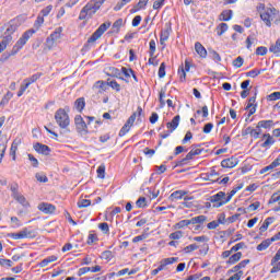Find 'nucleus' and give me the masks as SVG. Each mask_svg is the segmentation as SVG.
<instances>
[{"label": "nucleus", "mask_w": 280, "mask_h": 280, "mask_svg": "<svg viewBox=\"0 0 280 280\" xmlns=\"http://www.w3.org/2000/svg\"><path fill=\"white\" fill-rule=\"evenodd\" d=\"M43 23H45V18H43L42 15H38L36 21L34 22V28H31L24 32L22 36L18 39V42L15 43L11 51L4 52L1 56L0 61L5 62L7 60H10L12 56H16L18 52L21 50V48L27 45V40H30V38L40 30V27L43 26Z\"/></svg>", "instance_id": "1"}, {"label": "nucleus", "mask_w": 280, "mask_h": 280, "mask_svg": "<svg viewBox=\"0 0 280 280\" xmlns=\"http://www.w3.org/2000/svg\"><path fill=\"white\" fill-rule=\"evenodd\" d=\"M260 19L261 21H264L267 27H272V22L275 23V25H279L280 24L279 10H277L273 7L267 8L264 12H260Z\"/></svg>", "instance_id": "2"}, {"label": "nucleus", "mask_w": 280, "mask_h": 280, "mask_svg": "<svg viewBox=\"0 0 280 280\" xmlns=\"http://www.w3.org/2000/svg\"><path fill=\"white\" fill-rule=\"evenodd\" d=\"M100 7L95 0H90L80 11L79 21H89L93 19L94 14H97Z\"/></svg>", "instance_id": "3"}, {"label": "nucleus", "mask_w": 280, "mask_h": 280, "mask_svg": "<svg viewBox=\"0 0 280 280\" xmlns=\"http://www.w3.org/2000/svg\"><path fill=\"white\" fill-rule=\"evenodd\" d=\"M55 121L56 124H58L59 128H62V129L69 128V125L71 124L69 114H67V110H65V108H59L56 110Z\"/></svg>", "instance_id": "4"}, {"label": "nucleus", "mask_w": 280, "mask_h": 280, "mask_svg": "<svg viewBox=\"0 0 280 280\" xmlns=\"http://www.w3.org/2000/svg\"><path fill=\"white\" fill-rule=\"evenodd\" d=\"M210 200L213 202V207L220 208L231 200V196L226 197L224 191H219L218 194L213 195Z\"/></svg>", "instance_id": "5"}, {"label": "nucleus", "mask_w": 280, "mask_h": 280, "mask_svg": "<svg viewBox=\"0 0 280 280\" xmlns=\"http://www.w3.org/2000/svg\"><path fill=\"white\" fill-rule=\"evenodd\" d=\"M108 27H110V22L108 23H103L92 35L91 37L88 39V43H95L96 40H100V38H102V36L104 35V32H106V30H108Z\"/></svg>", "instance_id": "6"}, {"label": "nucleus", "mask_w": 280, "mask_h": 280, "mask_svg": "<svg viewBox=\"0 0 280 280\" xmlns=\"http://www.w3.org/2000/svg\"><path fill=\"white\" fill-rule=\"evenodd\" d=\"M62 30H63L62 26H59L55 30V32L49 37H47L46 44H47V47H49V49H51V47L56 45L57 40H60V38H62Z\"/></svg>", "instance_id": "7"}, {"label": "nucleus", "mask_w": 280, "mask_h": 280, "mask_svg": "<svg viewBox=\"0 0 280 280\" xmlns=\"http://www.w3.org/2000/svg\"><path fill=\"white\" fill-rule=\"evenodd\" d=\"M11 237L13 240H25V238H30V237H36V232H34V230L24 228L22 231H20L18 233H12Z\"/></svg>", "instance_id": "8"}, {"label": "nucleus", "mask_w": 280, "mask_h": 280, "mask_svg": "<svg viewBox=\"0 0 280 280\" xmlns=\"http://www.w3.org/2000/svg\"><path fill=\"white\" fill-rule=\"evenodd\" d=\"M74 124L77 126L78 132H86V122L84 121V118H82L81 115H77L74 117Z\"/></svg>", "instance_id": "9"}, {"label": "nucleus", "mask_w": 280, "mask_h": 280, "mask_svg": "<svg viewBox=\"0 0 280 280\" xmlns=\"http://www.w3.org/2000/svg\"><path fill=\"white\" fill-rule=\"evenodd\" d=\"M240 163V161L237 160V158H229V159H225L221 162V166L222 167H225V168H233V167H236V165Z\"/></svg>", "instance_id": "10"}, {"label": "nucleus", "mask_w": 280, "mask_h": 280, "mask_svg": "<svg viewBox=\"0 0 280 280\" xmlns=\"http://www.w3.org/2000/svg\"><path fill=\"white\" fill-rule=\"evenodd\" d=\"M178 261V257L164 258L160 261V266L158 267L160 271L165 270L166 266H172V264H176Z\"/></svg>", "instance_id": "11"}, {"label": "nucleus", "mask_w": 280, "mask_h": 280, "mask_svg": "<svg viewBox=\"0 0 280 280\" xmlns=\"http://www.w3.org/2000/svg\"><path fill=\"white\" fill-rule=\"evenodd\" d=\"M92 89L93 91H95V93L102 95V93H104L108 89V83H106L105 81H97Z\"/></svg>", "instance_id": "12"}, {"label": "nucleus", "mask_w": 280, "mask_h": 280, "mask_svg": "<svg viewBox=\"0 0 280 280\" xmlns=\"http://www.w3.org/2000/svg\"><path fill=\"white\" fill-rule=\"evenodd\" d=\"M38 209L43 213H54V211H56V206L47 202H42L38 205Z\"/></svg>", "instance_id": "13"}, {"label": "nucleus", "mask_w": 280, "mask_h": 280, "mask_svg": "<svg viewBox=\"0 0 280 280\" xmlns=\"http://www.w3.org/2000/svg\"><path fill=\"white\" fill-rule=\"evenodd\" d=\"M143 113V108H141V106H139L137 108V112L133 113L128 120L126 121V125L129 126L130 128H132V126H135V121L137 120V115L141 116V114Z\"/></svg>", "instance_id": "14"}, {"label": "nucleus", "mask_w": 280, "mask_h": 280, "mask_svg": "<svg viewBox=\"0 0 280 280\" xmlns=\"http://www.w3.org/2000/svg\"><path fill=\"white\" fill-rule=\"evenodd\" d=\"M180 124V116H175L172 121L166 124V128L170 130V132H174L176 128H178V125Z\"/></svg>", "instance_id": "15"}, {"label": "nucleus", "mask_w": 280, "mask_h": 280, "mask_svg": "<svg viewBox=\"0 0 280 280\" xmlns=\"http://www.w3.org/2000/svg\"><path fill=\"white\" fill-rule=\"evenodd\" d=\"M34 150L36 152H38L39 154H45L46 156L50 152V149L46 144H43V143H39V142L34 144Z\"/></svg>", "instance_id": "16"}, {"label": "nucleus", "mask_w": 280, "mask_h": 280, "mask_svg": "<svg viewBox=\"0 0 280 280\" xmlns=\"http://www.w3.org/2000/svg\"><path fill=\"white\" fill-rule=\"evenodd\" d=\"M171 32H172V27L171 26L166 27L165 30H163L161 32L160 45H165V43H167V40L170 39Z\"/></svg>", "instance_id": "17"}, {"label": "nucleus", "mask_w": 280, "mask_h": 280, "mask_svg": "<svg viewBox=\"0 0 280 280\" xmlns=\"http://www.w3.org/2000/svg\"><path fill=\"white\" fill-rule=\"evenodd\" d=\"M19 145H21V139H15L10 149V156H12L13 161H16V150H19Z\"/></svg>", "instance_id": "18"}, {"label": "nucleus", "mask_w": 280, "mask_h": 280, "mask_svg": "<svg viewBox=\"0 0 280 280\" xmlns=\"http://www.w3.org/2000/svg\"><path fill=\"white\" fill-rule=\"evenodd\" d=\"M280 165V155L268 166H265L261 171L260 174H266V172H270L275 170V167H279Z\"/></svg>", "instance_id": "19"}, {"label": "nucleus", "mask_w": 280, "mask_h": 280, "mask_svg": "<svg viewBox=\"0 0 280 280\" xmlns=\"http://www.w3.org/2000/svg\"><path fill=\"white\" fill-rule=\"evenodd\" d=\"M183 196H187L185 190H176L170 195L168 199L174 202V200H183Z\"/></svg>", "instance_id": "20"}, {"label": "nucleus", "mask_w": 280, "mask_h": 280, "mask_svg": "<svg viewBox=\"0 0 280 280\" xmlns=\"http://www.w3.org/2000/svg\"><path fill=\"white\" fill-rule=\"evenodd\" d=\"M43 75L42 72H37L35 74H33L30 78H26L23 80L24 84H27V86H30L31 84H34V82H38V80H40V77Z\"/></svg>", "instance_id": "21"}, {"label": "nucleus", "mask_w": 280, "mask_h": 280, "mask_svg": "<svg viewBox=\"0 0 280 280\" xmlns=\"http://www.w3.org/2000/svg\"><path fill=\"white\" fill-rule=\"evenodd\" d=\"M18 27H19V25L16 24V22L14 20L10 21L7 26V30L4 32V35L12 36V34H14V32H16Z\"/></svg>", "instance_id": "22"}, {"label": "nucleus", "mask_w": 280, "mask_h": 280, "mask_svg": "<svg viewBox=\"0 0 280 280\" xmlns=\"http://www.w3.org/2000/svg\"><path fill=\"white\" fill-rule=\"evenodd\" d=\"M195 51H197L200 58H207V49L199 42L195 43Z\"/></svg>", "instance_id": "23"}, {"label": "nucleus", "mask_w": 280, "mask_h": 280, "mask_svg": "<svg viewBox=\"0 0 280 280\" xmlns=\"http://www.w3.org/2000/svg\"><path fill=\"white\" fill-rule=\"evenodd\" d=\"M54 261H58V256H48L39 262V268H47V266L54 264Z\"/></svg>", "instance_id": "24"}, {"label": "nucleus", "mask_w": 280, "mask_h": 280, "mask_svg": "<svg viewBox=\"0 0 280 280\" xmlns=\"http://www.w3.org/2000/svg\"><path fill=\"white\" fill-rule=\"evenodd\" d=\"M262 139H266L265 142L261 144V148H270V145L275 144V139L272 138V136H270V133H265L262 136Z\"/></svg>", "instance_id": "25"}, {"label": "nucleus", "mask_w": 280, "mask_h": 280, "mask_svg": "<svg viewBox=\"0 0 280 280\" xmlns=\"http://www.w3.org/2000/svg\"><path fill=\"white\" fill-rule=\"evenodd\" d=\"M248 264H250V260L245 259L241 261L238 265L234 266L229 272H240V270H242V268H244L245 266H248Z\"/></svg>", "instance_id": "26"}, {"label": "nucleus", "mask_w": 280, "mask_h": 280, "mask_svg": "<svg viewBox=\"0 0 280 280\" xmlns=\"http://www.w3.org/2000/svg\"><path fill=\"white\" fill-rule=\"evenodd\" d=\"M148 1L150 0H139L138 4L130 10L131 14H135V12H139V10H143L148 5Z\"/></svg>", "instance_id": "27"}, {"label": "nucleus", "mask_w": 280, "mask_h": 280, "mask_svg": "<svg viewBox=\"0 0 280 280\" xmlns=\"http://www.w3.org/2000/svg\"><path fill=\"white\" fill-rule=\"evenodd\" d=\"M272 222H275L273 218H267L259 229L260 233H266V231H268V226H270Z\"/></svg>", "instance_id": "28"}, {"label": "nucleus", "mask_w": 280, "mask_h": 280, "mask_svg": "<svg viewBox=\"0 0 280 280\" xmlns=\"http://www.w3.org/2000/svg\"><path fill=\"white\" fill-rule=\"evenodd\" d=\"M270 244H272V240L271 238H267L265 241H262L259 245H257V250L261 252V250H266L267 248L270 247Z\"/></svg>", "instance_id": "29"}, {"label": "nucleus", "mask_w": 280, "mask_h": 280, "mask_svg": "<svg viewBox=\"0 0 280 280\" xmlns=\"http://www.w3.org/2000/svg\"><path fill=\"white\" fill-rule=\"evenodd\" d=\"M74 106L79 113H82L84 110V106H86V102L84 101V97H80L74 102Z\"/></svg>", "instance_id": "30"}, {"label": "nucleus", "mask_w": 280, "mask_h": 280, "mask_svg": "<svg viewBox=\"0 0 280 280\" xmlns=\"http://www.w3.org/2000/svg\"><path fill=\"white\" fill-rule=\"evenodd\" d=\"M233 19V11L232 10H224L220 14V21H231Z\"/></svg>", "instance_id": "31"}, {"label": "nucleus", "mask_w": 280, "mask_h": 280, "mask_svg": "<svg viewBox=\"0 0 280 280\" xmlns=\"http://www.w3.org/2000/svg\"><path fill=\"white\" fill-rule=\"evenodd\" d=\"M207 222L206 215H198L190 219V224H205Z\"/></svg>", "instance_id": "32"}, {"label": "nucleus", "mask_w": 280, "mask_h": 280, "mask_svg": "<svg viewBox=\"0 0 280 280\" xmlns=\"http://www.w3.org/2000/svg\"><path fill=\"white\" fill-rule=\"evenodd\" d=\"M14 200H16V202L22 205V207H30V201H27L25 196H23L21 194L19 196L14 197Z\"/></svg>", "instance_id": "33"}, {"label": "nucleus", "mask_w": 280, "mask_h": 280, "mask_svg": "<svg viewBox=\"0 0 280 280\" xmlns=\"http://www.w3.org/2000/svg\"><path fill=\"white\" fill-rule=\"evenodd\" d=\"M247 132L253 137L254 139H259V136L261 135V129H253L250 127L247 128Z\"/></svg>", "instance_id": "34"}, {"label": "nucleus", "mask_w": 280, "mask_h": 280, "mask_svg": "<svg viewBox=\"0 0 280 280\" xmlns=\"http://www.w3.org/2000/svg\"><path fill=\"white\" fill-rule=\"evenodd\" d=\"M240 259H242V252H238V253L232 255L229 258L228 264H231V265L237 264V261H240Z\"/></svg>", "instance_id": "35"}, {"label": "nucleus", "mask_w": 280, "mask_h": 280, "mask_svg": "<svg viewBox=\"0 0 280 280\" xmlns=\"http://www.w3.org/2000/svg\"><path fill=\"white\" fill-rule=\"evenodd\" d=\"M194 156L196 155L191 151L188 152L187 155L177 163V165H187V162L191 161Z\"/></svg>", "instance_id": "36"}, {"label": "nucleus", "mask_w": 280, "mask_h": 280, "mask_svg": "<svg viewBox=\"0 0 280 280\" xmlns=\"http://www.w3.org/2000/svg\"><path fill=\"white\" fill-rule=\"evenodd\" d=\"M271 54H280V38L276 40L273 45L269 47Z\"/></svg>", "instance_id": "37"}, {"label": "nucleus", "mask_w": 280, "mask_h": 280, "mask_svg": "<svg viewBox=\"0 0 280 280\" xmlns=\"http://www.w3.org/2000/svg\"><path fill=\"white\" fill-rule=\"evenodd\" d=\"M121 25H124V20L122 19H118L113 24V31L116 32V34H119V30H121Z\"/></svg>", "instance_id": "38"}, {"label": "nucleus", "mask_w": 280, "mask_h": 280, "mask_svg": "<svg viewBox=\"0 0 280 280\" xmlns=\"http://www.w3.org/2000/svg\"><path fill=\"white\" fill-rule=\"evenodd\" d=\"M189 224H191L190 219L189 220H182L178 223L175 224V229L180 230V229H185V226H189Z\"/></svg>", "instance_id": "39"}, {"label": "nucleus", "mask_w": 280, "mask_h": 280, "mask_svg": "<svg viewBox=\"0 0 280 280\" xmlns=\"http://www.w3.org/2000/svg\"><path fill=\"white\" fill-rule=\"evenodd\" d=\"M226 30H229V24L226 23H221L218 28H217V34L218 36H222V34H224V32H226Z\"/></svg>", "instance_id": "40"}, {"label": "nucleus", "mask_w": 280, "mask_h": 280, "mask_svg": "<svg viewBox=\"0 0 280 280\" xmlns=\"http://www.w3.org/2000/svg\"><path fill=\"white\" fill-rule=\"evenodd\" d=\"M149 47H150L149 54L151 58H153L154 54L156 52V42L154 39H151L149 43Z\"/></svg>", "instance_id": "41"}, {"label": "nucleus", "mask_w": 280, "mask_h": 280, "mask_svg": "<svg viewBox=\"0 0 280 280\" xmlns=\"http://www.w3.org/2000/svg\"><path fill=\"white\" fill-rule=\"evenodd\" d=\"M0 266H2V268H12L14 262H12L10 259L0 258Z\"/></svg>", "instance_id": "42"}, {"label": "nucleus", "mask_w": 280, "mask_h": 280, "mask_svg": "<svg viewBox=\"0 0 280 280\" xmlns=\"http://www.w3.org/2000/svg\"><path fill=\"white\" fill-rule=\"evenodd\" d=\"M78 207H79V209H84L86 207H91V200H89V199H80L78 201Z\"/></svg>", "instance_id": "43"}, {"label": "nucleus", "mask_w": 280, "mask_h": 280, "mask_svg": "<svg viewBox=\"0 0 280 280\" xmlns=\"http://www.w3.org/2000/svg\"><path fill=\"white\" fill-rule=\"evenodd\" d=\"M209 54L212 60H214V62H222V57H220V54H218V51L210 50Z\"/></svg>", "instance_id": "44"}, {"label": "nucleus", "mask_w": 280, "mask_h": 280, "mask_svg": "<svg viewBox=\"0 0 280 280\" xmlns=\"http://www.w3.org/2000/svg\"><path fill=\"white\" fill-rule=\"evenodd\" d=\"M101 259H105V261H110L113 259V252L105 250L101 254Z\"/></svg>", "instance_id": "45"}, {"label": "nucleus", "mask_w": 280, "mask_h": 280, "mask_svg": "<svg viewBox=\"0 0 280 280\" xmlns=\"http://www.w3.org/2000/svg\"><path fill=\"white\" fill-rule=\"evenodd\" d=\"M132 0H121L120 2H118L115 7L114 10L115 12H119V10H121V8H124V5L130 3Z\"/></svg>", "instance_id": "46"}, {"label": "nucleus", "mask_w": 280, "mask_h": 280, "mask_svg": "<svg viewBox=\"0 0 280 280\" xmlns=\"http://www.w3.org/2000/svg\"><path fill=\"white\" fill-rule=\"evenodd\" d=\"M51 10H54V5L51 4L47 5L40 11V14H42L40 16H43V19H45V16H49V13L51 12Z\"/></svg>", "instance_id": "47"}, {"label": "nucleus", "mask_w": 280, "mask_h": 280, "mask_svg": "<svg viewBox=\"0 0 280 280\" xmlns=\"http://www.w3.org/2000/svg\"><path fill=\"white\" fill-rule=\"evenodd\" d=\"M121 72L124 73L125 78H131L135 73V70L131 68L122 67Z\"/></svg>", "instance_id": "48"}, {"label": "nucleus", "mask_w": 280, "mask_h": 280, "mask_svg": "<svg viewBox=\"0 0 280 280\" xmlns=\"http://www.w3.org/2000/svg\"><path fill=\"white\" fill-rule=\"evenodd\" d=\"M272 126V120H260L257 128H270Z\"/></svg>", "instance_id": "49"}, {"label": "nucleus", "mask_w": 280, "mask_h": 280, "mask_svg": "<svg viewBox=\"0 0 280 280\" xmlns=\"http://www.w3.org/2000/svg\"><path fill=\"white\" fill-rule=\"evenodd\" d=\"M266 54H268V48L266 46L256 48V56H266Z\"/></svg>", "instance_id": "50"}, {"label": "nucleus", "mask_w": 280, "mask_h": 280, "mask_svg": "<svg viewBox=\"0 0 280 280\" xmlns=\"http://www.w3.org/2000/svg\"><path fill=\"white\" fill-rule=\"evenodd\" d=\"M147 200H145V197H140L137 201H136V206L139 208V209H143L144 207H147Z\"/></svg>", "instance_id": "51"}, {"label": "nucleus", "mask_w": 280, "mask_h": 280, "mask_svg": "<svg viewBox=\"0 0 280 280\" xmlns=\"http://www.w3.org/2000/svg\"><path fill=\"white\" fill-rule=\"evenodd\" d=\"M96 172H97V177L98 178H105L106 166L105 165H100Z\"/></svg>", "instance_id": "52"}, {"label": "nucleus", "mask_w": 280, "mask_h": 280, "mask_svg": "<svg viewBox=\"0 0 280 280\" xmlns=\"http://www.w3.org/2000/svg\"><path fill=\"white\" fill-rule=\"evenodd\" d=\"M10 190L12 191V198H16V196L21 195V192H19V184L11 185Z\"/></svg>", "instance_id": "53"}, {"label": "nucleus", "mask_w": 280, "mask_h": 280, "mask_svg": "<svg viewBox=\"0 0 280 280\" xmlns=\"http://www.w3.org/2000/svg\"><path fill=\"white\" fill-rule=\"evenodd\" d=\"M267 100L269 102H277V100H280V92H273L267 96Z\"/></svg>", "instance_id": "54"}, {"label": "nucleus", "mask_w": 280, "mask_h": 280, "mask_svg": "<svg viewBox=\"0 0 280 280\" xmlns=\"http://www.w3.org/2000/svg\"><path fill=\"white\" fill-rule=\"evenodd\" d=\"M130 126L129 125H124L122 128L119 131V137H126V135H128V132H130Z\"/></svg>", "instance_id": "55"}, {"label": "nucleus", "mask_w": 280, "mask_h": 280, "mask_svg": "<svg viewBox=\"0 0 280 280\" xmlns=\"http://www.w3.org/2000/svg\"><path fill=\"white\" fill-rule=\"evenodd\" d=\"M165 5V0H155L153 2V10H161Z\"/></svg>", "instance_id": "56"}, {"label": "nucleus", "mask_w": 280, "mask_h": 280, "mask_svg": "<svg viewBox=\"0 0 280 280\" xmlns=\"http://www.w3.org/2000/svg\"><path fill=\"white\" fill-rule=\"evenodd\" d=\"M199 246L197 244H190L184 248V253H194V250H198Z\"/></svg>", "instance_id": "57"}, {"label": "nucleus", "mask_w": 280, "mask_h": 280, "mask_svg": "<svg viewBox=\"0 0 280 280\" xmlns=\"http://www.w3.org/2000/svg\"><path fill=\"white\" fill-rule=\"evenodd\" d=\"M244 65V58L237 57L233 60V66L236 67V69H240Z\"/></svg>", "instance_id": "58"}, {"label": "nucleus", "mask_w": 280, "mask_h": 280, "mask_svg": "<svg viewBox=\"0 0 280 280\" xmlns=\"http://www.w3.org/2000/svg\"><path fill=\"white\" fill-rule=\"evenodd\" d=\"M178 75H179L180 82H185V80L187 79V73L185 72V68L180 67L178 69Z\"/></svg>", "instance_id": "59"}, {"label": "nucleus", "mask_w": 280, "mask_h": 280, "mask_svg": "<svg viewBox=\"0 0 280 280\" xmlns=\"http://www.w3.org/2000/svg\"><path fill=\"white\" fill-rule=\"evenodd\" d=\"M183 237L182 231H176L170 234V240H180Z\"/></svg>", "instance_id": "60"}, {"label": "nucleus", "mask_w": 280, "mask_h": 280, "mask_svg": "<svg viewBox=\"0 0 280 280\" xmlns=\"http://www.w3.org/2000/svg\"><path fill=\"white\" fill-rule=\"evenodd\" d=\"M10 43H12V35H4V37L1 40V44L4 47H8V45H10Z\"/></svg>", "instance_id": "61"}, {"label": "nucleus", "mask_w": 280, "mask_h": 280, "mask_svg": "<svg viewBox=\"0 0 280 280\" xmlns=\"http://www.w3.org/2000/svg\"><path fill=\"white\" fill-rule=\"evenodd\" d=\"M259 207H261V203L259 201H255L254 203L247 207V211H257Z\"/></svg>", "instance_id": "62"}, {"label": "nucleus", "mask_w": 280, "mask_h": 280, "mask_svg": "<svg viewBox=\"0 0 280 280\" xmlns=\"http://www.w3.org/2000/svg\"><path fill=\"white\" fill-rule=\"evenodd\" d=\"M98 229L105 234H108V232L110 231V229L108 228V223L106 222L100 223Z\"/></svg>", "instance_id": "63"}, {"label": "nucleus", "mask_w": 280, "mask_h": 280, "mask_svg": "<svg viewBox=\"0 0 280 280\" xmlns=\"http://www.w3.org/2000/svg\"><path fill=\"white\" fill-rule=\"evenodd\" d=\"M261 73V70H250L249 72L246 73L247 78H257Z\"/></svg>", "instance_id": "64"}]
</instances>
